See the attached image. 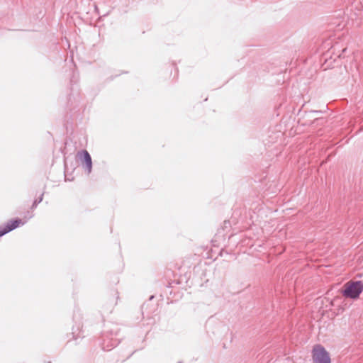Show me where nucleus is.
I'll return each mask as SVG.
<instances>
[{"mask_svg":"<svg viewBox=\"0 0 363 363\" xmlns=\"http://www.w3.org/2000/svg\"><path fill=\"white\" fill-rule=\"evenodd\" d=\"M119 329L117 325L111 324L109 328L103 333L102 348L109 351L116 347L120 342L118 336Z\"/></svg>","mask_w":363,"mask_h":363,"instance_id":"1","label":"nucleus"},{"mask_svg":"<svg viewBox=\"0 0 363 363\" xmlns=\"http://www.w3.org/2000/svg\"><path fill=\"white\" fill-rule=\"evenodd\" d=\"M345 289L342 291L343 296L352 299L359 298L363 291V283L362 281H349L345 284Z\"/></svg>","mask_w":363,"mask_h":363,"instance_id":"2","label":"nucleus"},{"mask_svg":"<svg viewBox=\"0 0 363 363\" xmlns=\"http://www.w3.org/2000/svg\"><path fill=\"white\" fill-rule=\"evenodd\" d=\"M313 363H331L329 352L321 345H315L312 350Z\"/></svg>","mask_w":363,"mask_h":363,"instance_id":"3","label":"nucleus"},{"mask_svg":"<svg viewBox=\"0 0 363 363\" xmlns=\"http://www.w3.org/2000/svg\"><path fill=\"white\" fill-rule=\"evenodd\" d=\"M78 155L84 164L85 171L89 174L92 169V160L90 154L86 150H82L78 152Z\"/></svg>","mask_w":363,"mask_h":363,"instance_id":"4","label":"nucleus"},{"mask_svg":"<svg viewBox=\"0 0 363 363\" xmlns=\"http://www.w3.org/2000/svg\"><path fill=\"white\" fill-rule=\"evenodd\" d=\"M21 223L23 224L24 223H22L19 218L9 220L4 227L0 228V237L17 228Z\"/></svg>","mask_w":363,"mask_h":363,"instance_id":"5","label":"nucleus"},{"mask_svg":"<svg viewBox=\"0 0 363 363\" xmlns=\"http://www.w3.org/2000/svg\"><path fill=\"white\" fill-rule=\"evenodd\" d=\"M81 330H79V327L77 326V328L74 326L72 328V335L73 338L77 340L78 338L82 337V336L80 335Z\"/></svg>","mask_w":363,"mask_h":363,"instance_id":"6","label":"nucleus"},{"mask_svg":"<svg viewBox=\"0 0 363 363\" xmlns=\"http://www.w3.org/2000/svg\"><path fill=\"white\" fill-rule=\"evenodd\" d=\"M43 195H44V194L43 193V194L40 196V197H39L38 199H36L33 201V204H32V206H31V208H32V209L35 208L37 207V206H38L40 202H42V201H43Z\"/></svg>","mask_w":363,"mask_h":363,"instance_id":"7","label":"nucleus"},{"mask_svg":"<svg viewBox=\"0 0 363 363\" xmlns=\"http://www.w3.org/2000/svg\"><path fill=\"white\" fill-rule=\"evenodd\" d=\"M78 81V76L75 75V74H73L72 78L71 79V82H77Z\"/></svg>","mask_w":363,"mask_h":363,"instance_id":"8","label":"nucleus"},{"mask_svg":"<svg viewBox=\"0 0 363 363\" xmlns=\"http://www.w3.org/2000/svg\"><path fill=\"white\" fill-rule=\"evenodd\" d=\"M78 316H79V314H77L76 313H74L73 319L74 321H77V320L78 319Z\"/></svg>","mask_w":363,"mask_h":363,"instance_id":"9","label":"nucleus"},{"mask_svg":"<svg viewBox=\"0 0 363 363\" xmlns=\"http://www.w3.org/2000/svg\"><path fill=\"white\" fill-rule=\"evenodd\" d=\"M48 363H52L51 362H48Z\"/></svg>","mask_w":363,"mask_h":363,"instance_id":"10","label":"nucleus"},{"mask_svg":"<svg viewBox=\"0 0 363 363\" xmlns=\"http://www.w3.org/2000/svg\"><path fill=\"white\" fill-rule=\"evenodd\" d=\"M178 363H181V362H178Z\"/></svg>","mask_w":363,"mask_h":363,"instance_id":"11","label":"nucleus"}]
</instances>
